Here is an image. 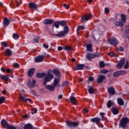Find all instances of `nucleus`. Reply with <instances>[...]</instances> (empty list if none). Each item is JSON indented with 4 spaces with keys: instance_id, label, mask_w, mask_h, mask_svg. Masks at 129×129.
Wrapping results in <instances>:
<instances>
[{
    "instance_id": "10",
    "label": "nucleus",
    "mask_w": 129,
    "mask_h": 129,
    "mask_svg": "<svg viewBox=\"0 0 129 129\" xmlns=\"http://www.w3.org/2000/svg\"><path fill=\"white\" fill-rule=\"evenodd\" d=\"M124 74H126V71L123 70L117 71L113 73V76H114V77H118V76L124 75Z\"/></svg>"
},
{
    "instance_id": "58",
    "label": "nucleus",
    "mask_w": 129,
    "mask_h": 129,
    "mask_svg": "<svg viewBox=\"0 0 129 129\" xmlns=\"http://www.w3.org/2000/svg\"><path fill=\"white\" fill-rule=\"evenodd\" d=\"M105 114V113H103V112H101L100 113V115L102 117V118H103L104 117V115Z\"/></svg>"
},
{
    "instance_id": "39",
    "label": "nucleus",
    "mask_w": 129,
    "mask_h": 129,
    "mask_svg": "<svg viewBox=\"0 0 129 129\" xmlns=\"http://www.w3.org/2000/svg\"><path fill=\"white\" fill-rule=\"evenodd\" d=\"M108 72H109V71L106 69H103L100 71V73L102 74H106V73H108Z\"/></svg>"
},
{
    "instance_id": "18",
    "label": "nucleus",
    "mask_w": 129,
    "mask_h": 129,
    "mask_svg": "<svg viewBox=\"0 0 129 129\" xmlns=\"http://www.w3.org/2000/svg\"><path fill=\"white\" fill-rule=\"evenodd\" d=\"M108 93L111 95H114L115 94V90L113 87H110L108 88Z\"/></svg>"
},
{
    "instance_id": "23",
    "label": "nucleus",
    "mask_w": 129,
    "mask_h": 129,
    "mask_svg": "<svg viewBox=\"0 0 129 129\" xmlns=\"http://www.w3.org/2000/svg\"><path fill=\"white\" fill-rule=\"evenodd\" d=\"M29 6L31 9H33V11L34 10H37L38 9V6L37 4H35L34 2H31L29 4Z\"/></svg>"
},
{
    "instance_id": "26",
    "label": "nucleus",
    "mask_w": 129,
    "mask_h": 129,
    "mask_svg": "<svg viewBox=\"0 0 129 129\" xmlns=\"http://www.w3.org/2000/svg\"><path fill=\"white\" fill-rule=\"evenodd\" d=\"M87 58L89 61H91L92 59H94V58H95V54H93L92 53H88Z\"/></svg>"
},
{
    "instance_id": "17",
    "label": "nucleus",
    "mask_w": 129,
    "mask_h": 129,
    "mask_svg": "<svg viewBox=\"0 0 129 129\" xmlns=\"http://www.w3.org/2000/svg\"><path fill=\"white\" fill-rule=\"evenodd\" d=\"M0 78H1V79H2V80H3V81H5V82L6 84H9V79H10V78H9V77L8 76L0 74Z\"/></svg>"
},
{
    "instance_id": "51",
    "label": "nucleus",
    "mask_w": 129,
    "mask_h": 129,
    "mask_svg": "<svg viewBox=\"0 0 129 129\" xmlns=\"http://www.w3.org/2000/svg\"><path fill=\"white\" fill-rule=\"evenodd\" d=\"M88 79H89V81L91 82H92L94 80V79L92 77H89Z\"/></svg>"
},
{
    "instance_id": "11",
    "label": "nucleus",
    "mask_w": 129,
    "mask_h": 129,
    "mask_svg": "<svg viewBox=\"0 0 129 129\" xmlns=\"http://www.w3.org/2000/svg\"><path fill=\"white\" fill-rule=\"evenodd\" d=\"M124 62H125V59L124 58H122L116 65V68L118 69H121L122 66L124 64Z\"/></svg>"
},
{
    "instance_id": "2",
    "label": "nucleus",
    "mask_w": 129,
    "mask_h": 129,
    "mask_svg": "<svg viewBox=\"0 0 129 129\" xmlns=\"http://www.w3.org/2000/svg\"><path fill=\"white\" fill-rule=\"evenodd\" d=\"M69 31V27L68 26L66 25L63 27V30L59 31L57 34H52L51 32H49L50 35H52V36H56L58 38H62L64 37L67 32Z\"/></svg>"
},
{
    "instance_id": "12",
    "label": "nucleus",
    "mask_w": 129,
    "mask_h": 129,
    "mask_svg": "<svg viewBox=\"0 0 129 129\" xmlns=\"http://www.w3.org/2000/svg\"><path fill=\"white\" fill-rule=\"evenodd\" d=\"M90 18H92V14H86L81 18V21L82 23L87 22Z\"/></svg>"
},
{
    "instance_id": "32",
    "label": "nucleus",
    "mask_w": 129,
    "mask_h": 129,
    "mask_svg": "<svg viewBox=\"0 0 129 129\" xmlns=\"http://www.w3.org/2000/svg\"><path fill=\"white\" fill-rule=\"evenodd\" d=\"M117 103L119 104V105H120L121 106L123 105L124 104V102H123V100L120 98H118L117 99Z\"/></svg>"
},
{
    "instance_id": "40",
    "label": "nucleus",
    "mask_w": 129,
    "mask_h": 129,
    "mask_svg": "<svg viewBox=\"0 0 129 129\" xmlns=\"http://www.w3.org/2000/svg\"><path fill=\"white\" fill-rule=\"evenodd\" d=\"M84 29H85L84 26H79L77 27V33H78V31H80V30H84Z\"/></svg>"
},
{
    "instance_id": "63",
    "label": "nucleus",
    "mask_w": 129,
    "mask_h": 129,
    "mask_svg": "<svg viewBox=\"0 0 129 129\" xmlns=\"http://www.w3.org/2000/svg\"><path fill=\"white\" fill-rule=\"evenodd\" d=\"M6 71L7 73H11V69H7Z\"/></svg>"
},
{
    "instance_id": "45",
    "label": "nucleus",
    "mask_w": 129,
    "mask_h": 129,
    "mask_svg": "<svg viewBox=\"0 0 129 129\" xmlns=\"http://www.w3.org/2000/svg\"><path fill=\"white\" fill-rule=\"evenodd\" d=\"M32 114H34V113H37V108H33L31 109Z\"/></svg>"
},
{
    "instance_id": "31",
    "label": "nucleus",
    "mask_w": 129,
    "mask_h": 129,
    "mask_svg": "<svg viewBox=\"0 0 129 129\" xmlns=\"http://www.w3.org/2000/svg\"><path fill=\"white\" fill-rule=\"evenodd\" d=\"M111 111L113 113V114H114V115H116V114H118V109H117V108H115L113 107L112 108Z\"/></svg>"
},
{
    "instance_id": "54",
    "label": "nucleus",
    "mask_w": 129,
    "mask_h": 129,
    "mask_svg": "<svg viewBox=\"0 0 129 129\" xmlns=\"http://www.w3.org/2000/svg\"><path fill=\"white\" fill-rule=\"evenodd\" d=\"M118 50L120 51V52H123V47H121V46H120L119 48H118Z\"/></svg>"
},
{
    "instance_id": "6",
    "label": "nucleus",
    "mask_w": 129,
    "mask_h": 129,
    "mask_svg": "<svg viewBox=\"0 0 129 129\" xmlns=\"http://www.w3.org/2000/svg\"><path fill=\"white\" fill-rule=\"evenodd\" d=\"M1 124L7 129H17V127L15 126L12 125H9V122L7 121L5 119H3L1 121Z\"/></svg>"
},
{
    "instance_id": "50",
    "label": "nucleus",
    "mask_w": 129,
    "mask_h": 129,
    "mask_svg": "<svg viewBox=\"0 0 129 129\" xmlns=\"http://www.w3.org/2000/svg\"><path fill=\"white\" fill-rule=\"evenodd\" d=\"M63 7H64V8H66V9L67 10H68L69 9V5L64 4H63Z\"/></svg>"
},
{
    "instance_id": "56",
    "label": "nucleus",
    "mask_w": 129,
    "mask_h": 129,
    "mask_svg": "<svg viewBox=\"0 0 129 129\" xmlns=\"http://www.w3.org/2000/svg\"><path fill=\"white\" fill-rule=\"evenodd\" d=\"M31 92L32 94H33V95H37V93H36V92H35V91L31 90Z\"/></svg>"
},
{
    "instance_id": "53",
    "label": "nucleus",
    "mask_w": 129,
    "mask_h": 129,
    "mask_svg": "<svg viewBox=\"0 0 129 129\" xmlns=\"http://www.w3.org/2000/svg\"><path fill=\"white\" fill-rule=\"evenodd\" d=\"M43 47L45 48V49H48V48H49V45H46V44L44 43L43 45Z\"/></svg>"
},
{
    "instance_id": "64",
    "label": "nucleus",
    "mask_w": 129,
    "mask_h": 129,
    "mask_svg": "<svg viewBox=\"0 0 129 129\" xmlns=\"http://www.w3.org/2000/svg\"><path fill=\"white\" fill-rule=\"evenodd\" d=\"M2 93H3V94H6V93H7V91H6V90H3V91H2Z\"/></svg>"
},
{
    "instance_id": "52",
    "label": "nucleus",
    "mask_w": 129,
    "mask_h": 129,
    "mask_svg": "<svg viewBox=\"0 0 129 129\" xmlns=\"http://www.w3.org/2000/svg\"><path fill=\"white\" fill-rule=\"evenodd\" d=\"M105 13L106 14H109V9H108V8H105Z\"/></svg>"
},
{
    "instance_id": "37",
    "label": "nucleus",
    "mask_w": 129,
    "mask_h": 129,
    "mask_svg": "<svg viewBox=\"0 0 129 129\" xmlns=\"http://www.w3.org/2000/svg\"><path fill=\"white\" fill-rule=\"evenodd\" d=\"M40 40V37L39 36H36L35 38H34L32 41V43L33 44H35L36 43H39V40Z\"/></svg>"
},
{
    "instance_id": "19",
    "label": "nucleus",
    "mask_w": 129,
    "mask_h": 129,
    "mask_svg": "<svg viewBox=\"0 0 129 129\" xmlns=\"http://www.w3.org/2000/svg\"><path fill=\"white\" fill-rule=\"evenodd\" d=\"M35 68H31L29 69L27 73V75L29 76V77H32L34 74L35 73Z\"/></svg>"
},
{
    "instance_id": "34",
    "label": "nucleus",
    "mask_w": 129,
    "mask_h": 129,
    "mask_svg": "<svg viewBox=\"0 0 129 129\" xmlns=\"http://www.w3.org/2000/svg\"><path fill=\"white\" fill-rule=\"evenodd\" d=\"M113 104H114V102H112L111 100H109L107 103V107L108 108H110V107H112Z\"/></svg>"
},
{
    "instance_id": "21",
    "label": "nucleus",
    "mask_w": 129,
    "mask_h": 129,
    "mask_svg": "<svg viewBox=\"0 0 129 129\" xmlns=\"http://www.w3.org/2000/svg\"><path fill=\"white\" fill-rule=\"evenodd\" d=\"M24 129H37V128L33 126V125H32V124L28 123L26 124L24 127Z\"/></svg>"
},
{
    "instance_id": "1",
    "label": "nucleus",
    "mask_w": 129,
    "mask_h": 129,
    "mask_svg": "<svg viewBox=\"0 0 129 129\" xmlns=\"http://www.w3.org/2000/svg\"><path fill=\"white\" fill-rule=\"evenodd\" d=\"M59 82H60V79L55 78L53 80L52 86L51 85H45V87L47 90H49V91H54L55 90V87L59 88L61 86V85L59 84Z\"/></svg>"
},
{
    "instance_id": "8",
    "label": "nucleus",
    "mask_w": 129,
    "mask_h": 129,
    "mask_svg": "<svg viewBox=\"0 0 129 129\" xmlns=\"http://www.w3.org/2000/svg\"><path fill=\"white\" fill-rule=\"evenodd\" d=\"M36 80L33 79L32 82L31 79H28L27 85V87L29 88V89H32V88H34L35 87V85H36Z\"/></svg>"
},
{
    "instance_id": "14",
    "label": "nucleus",
    "mask_w": 129,
    "mask_h": 129,
    "mask_svg": "<svg viewBox=\"0 0 129 129\" xmlns=\"http://www.w3.org/2000/svg\"><path fill=\"white\" fill-rule=\"evenodd\" d=\"M45 59V56L43 55H39L35 58V62L36 63H39L40 62H43Z\"/></svg>"
},
{
    "instance_id": "16",
    "label": "nucleus",
    "mask_w": 129,
    "mask_h": 129,
    "mask_svg": "<svg viewBox=\"0 0 129 129\" xmlns=\"http://www.w3.org/2000/svg\"><path fill=\"white\" fill-rule=\"evenodd\" d=\"M49 71L50 72V73H53V74L54 75H56V76H57V77L58 78H60V71L56 69H53V70L52 71L51 70H49Z\"/></svg>"
},
{
    "instance_id": "13",
    "label": "nucleus",
    "mask_w": 129,
    "mask_h": 129,
    "mask_svg": "<svg viewBox=\"0 0 129 129\" xmlns=\"http://www.w3.org/2000/svg\"><path fill=\"white\" fill-rule=\"evenodd\" d=\"M19 99L20 101H24V102H27V101H29L30 103H33V101L32 100V99L30 98H27L26 96H24L23 95L20 96Z\"/></svg>"
},
{
    "instance_id": "57",
    "label": "nucleus",
    "mask_w": 129,
    "mask_h": 129,
    "mask_svg": "<svg viewBox=\"0 0 129 129\" xmlns=\"http://www.w3.org/2000/svg\"><path fill=\"white\" fill-rule=\"evenodd\" d=\"M15 3L17 7H20V3H19V1L18 0H16Z\"/></svg>"
},
{
    "instance_id": "38",
    "label": "nucleus",
    "mask_w": 129,
    "mask_h": 129,
    "mask_svg": "<svg viewBox=\"0 0 129 129\" xmlns=\"http://www.w3.org/2000/svg\"><path fill=\"white\" fill-rule=\"evenodd\" d=\"M63 50L67 51V52H69V51H72V48H71V47L67 45L63 48Z\"/></svg>"
},
{
    "instance_id": "25",
    "label": "nucleus",
    "mask_w": 129,
    "mask_h": 129,
    "mask_svg": "<svg viewBox=\"0 0 129 129\" xmlns=\"http://www.w3.org/2000/svg\"><path fill=\"white\" fill-rule=\"evenodd\" d=\"M91 122H95V123H99L100 122V118L94 117L91 119Z\"/></svg>"
},
{
    "instance_id": "22",
    "label": "nucleus",
    "mask_w": 129,
    "mask_h": 129,
    "mask_svg": "<svg viewBox=\"0 0 129 129\" xmlns=\"http://www.w3.org/2000/svg\"><path fill=\"white\" fill-rule=\"evenodd\" d=\"M105 80V76L104 75H100L99 76L97 80V82L99 84L101 83L103 81V80Z\"/></svg>"
},
{
    "instance_id": "5",
    "label": "nucleus",
    "mask_w": 129,
    "mask_h": 129,
    "mask_svg": "<svg viewBox=\"0 0 129 129\" xmlns=\"http://www.w3.org/2000/svg\"><path fill=\"white\" fill-rule=\"evenodd\" d=\"M127 123H129V118L127 117H122L120 120L119 126L122 127V128H124L126 127V124Z\"/></svg>"
},
{
    "instance_id": "15",
    "label": "nucleus",
    "mask_w": 129,
    "mask_h": 129,
    "mask_svg": "<svg viewBox=\"0 0 129 129\" xmlns=\"http://www.w3.org/2000/svg\"><path fill=\"white\" fill-rule=\"evenodd\" d=\"M83 68L87 69L88 68V66H85L84 64H79L78 66H76L75 69V70H82Z\"/></svg>"
},
{
    "instance_id": "59",
    "label": "nucleus",
    "mask_w": 129,
    "mask_h": 129,
    "mask_svg": "<svg viewBox=\"0 0 129 129\" xmlns=\"http://www.w3.org/2000/svg\"><path fill=\"white\" fill-rule=\"evenodd\" d=\"M58 51H62L63 50V48L61 46H58L57 47Z\"/></svg>"
},
{
    "instance_id": "33",
    "label": "nucleus",
    "mask_w": 129,
    "mask_h": 129,
    "mask_svg": "<svg viewBox=\"0 0 129 129\" xmlns=\"http://www.w3.org/2000/svg\"><path fill=\"white\" fill-rule=\"evenodd\" d=\"M88 90L90 94H93V93H94V89H93V87L92 86H89L88 87Z\"/></svg>"
},
{
    "instance_id": "7",
    "label": "nucleus",
    "mask_w": 129,
    "mask_h": 129,
    "mask_svg": "<svg viewBox=\"0 0 129 129\" xmlns=\"http://www.w3.org/2000/svg\"><path fill=\"white\" fill-rule=\"evenodd\" d=\"M66 124L68 127H76L77 125H79V123L76 121H66Z\"/></svg>"
},
{
    "instance_id": "47",
    "label": "nucleus",
    "mask_w": 129,
    "mask_h": 129,
    "mask_svg": "<svg viewBox=\"0 0 129 129\" xmlns=\"http://www.w3.org/2000/svg\"><path fill=\"white\" fill-rule=\"evenodd\" d=\"M108 56H111V57H113L114 56L115 54L114 52H110L108 53Z\"/></svg>"
},
{
    "instance_id": "28",
    "label": "nucleus",
    "mask_w": 129,
    "mask_h": 129,
    "mask_svg": "<svg viewBox=\"0 0 129 129\" xmlns=\"http://www.w3.org/2000/svg\"><path fill=\"white\" fill-rule=\"evenodd\" d=\"M46 76V73H38L36 74V77L37 78H42V77H45Z\"/></svg>"
},
{
    "instance_id": "9",
    "label": "nucleus",
    "mask_w": 129,
    "mask_h": 129,
    "mask_svg": "<svg viewBox=\"0 0 129 129\" xmlns=\"http://www.w3.org/2000/svg\"><path fill=\"white\" fill-rule=\"evenodd\" d=\"M109 44H110L111 46H113L115 47V46H117L118 44V40L115 37H113L110 38L108 40Z\"/></svg>"
},
{
    "instance_id": "46",
    "label": "nucleus",
    "mask_w": 129,
    "mask_h": 129,
    "mask_svg": "<svg viewBox=\"0 0 129 129\" xmlns=\"http://www.w3.org/2000/svg\"><path fill=\"white\" fill-rule=\"evenodd\" d=\"M128 67H129V63L128 61H127L125 64V65L124 66V69H128Z\"/></svg>"
},
{
    "instance_id": "48",
    "label": "nucleus",
    "mask_w": 129,
    "mask_h": 129,
    "mask_svg": "<svg viewBox=\"0 0 129 129\" xmlns=\"http://www.w3.org/2000/svg\"><path fill=\"white\" fill-rule=\"evenodd\" d=\"M1 45L4 46V47H8V44H7V42L6 41L2 42Z\"/></svg>"
},
{
    "instance_id": "3",
    "label": "nucleus",
    "mask_w": 129,
    "mask_h": 129,
    "mask_svg": "<svg viewBox=\"0 0 129 129\" xmlns=\"http://www.w3.org/2000/svg\"><path fill=\"white\" fill-rule=\"evenodd\" d=\"M53 78H54V75L48 70L47 74H46V75L44 76V81L43 82V85H46L48 82H51Z\"/></svg>"
},
{
    "instance_id": "62",
    "label": "nucleus",
    "mask_w": 129,
    "mask_h": 129,
    "mask_svg": "<svg viewBox=\"0 0 129 129\" xmlns=\"http://www.w3.org/2000/svg\"><path fill=\"white\" fill-rule=\"evenodd\" d=\"M63 97V96L62 95H59L58 97V99H61Z\"/></svg>"
},
{
    "instance_id": "4",
    "label": "nucleus",
    "mask_w": 129,
    "mask_h": 129,
    "mask_svg": "<svg viewBox=\"0 0 129 129\" xmlns=\"http://www.w3.org/2000/svg\"><path fill=\"white\" fill-rule=\"evenodd\" d=\"M120 19L121 20L119 21L116 22L115 24L117 27H123L124 24L126 23V15L124 14L120 15Z\"/></svg>"
},
{
    "instance_id": "55",
    "label": "nucleus",
    "mask_w": 129,
    "mask_h": 129,
    "mask_svg": "<svg viewBox=\"0 0 129 129\" xmlns=\"http://www.w3.org/2000/svg\"><path fill=\"white\" fill-rule=\"evenodd\" d=\"M83 112L84 113H88V110H87L86 108H84L83 109Z\"/></svg>"
},
{
    "instance_id": "61",
    "label": "nucleus",
    "mask_w": 129,
    "mask_h": 129,
    "mask_svg": "<svg viewBox=\"0 0 129 129\" xmlns=\"http://www.w3.org/2000/svg\"><path fill=\"white\" fill-rule=\"evenodd\" d=\"M1 71H2V72H3L4 73H5L6 72V70L5 69V68H2L1 69Z\"/></svg>"
},
{
    "instance_id": "43",
    "label": "nucleus",
    "mask_w": 129,
    "mask_h": 129,
    "mask_svg": "<svg viewBox=\"0 0 129 129\" xmlns=\"http://www.w3.org/2000/svg\"><path fill=\"white\" fill-rule=\"evenodd\" d=\"M6 100V98L4 96L0 97V104H2Z\"/></svg>"
},
{
    "instance_id": "44",
    "label": "nucleus",
    "mask_w": 129,
    "mask_h": 129,
    "mask_svg": "<svg viewBox=\"0 0 129 129\" xmlns=\"http://www.w3.org/2000/svg\"><path fill=\"white\" fill-rule=\"evenodd\" d=\"M69 83L67 81H64L61 85L62 87H65Z\"/></svg>"
},
{
    "instance_id": "41",
    "label": "nucleus",
    "mask_w": 129,
    "mask_h": 129,
    "mask_svg": "<svg viewBox=\"0 0 129 129\" xmlns=\"http://www.w3.org/2000/svg\"><path fill=\"white\" fill-rule=\"evenodd\" d=\"M99 66L100 68H104V66H105V64H104V62L103 61H101L99 62Z\"/></svg>"
},
{
    "instance_id": "29",
    "label": "nucleus",
    "mask_w": 129,
    "mask_h": 129,
    "mask_svg": "<svg viewBox=\"0 0 129 129\" xmlns=\"http://www.w3.org/2000/svg\"><path fill=\"white\" fill-rule=\"evenodd\" d=\"M5 53L6 54V55H7V56H11L13 54V52L12 51V50H11V49L7 48L6 49Z\"/></svg>"
},
{
    "instance_id": "20",
    "label": "nucleus",
    "mask_w": 129,
    "mask_h": 129,
    "mask_svg": "<svg viewBox=\"0 0 129 129\" xmlns=\"http://www.w3.org/2000/svg\"><path fill=\"white\" fill-rule=\"evenodd\" d=\"M10 23H11V21H10L8 18H5L4 19L3 26L4 27H8V26L10 25Z\"/></svg>"
},
{
    "instance_id": "30",
    "label": "nucleus",
    "mask_w": 129,
    "mask_h": 129,
    "mask_svg": "<svg viewBox=\"0 0 129 129\" xmlns=\"http://www.w3.org/2000/svg\"><path fill=\"white\" fill-rule=\"evenodd\" d=\"M54 27H55V28H56V29H59V28L60 27V24L59 23V21H55V22L53 23V24L52 25V28H54Z\"/></svg>"
},
{
    "instance_id": "49",
    "label": "nucleus",
    "mask_w": 129,
    "mask_h": 129,
    "mask_svg": "<svg viewBox=\"0 0 129 129\" xmlns=\"http://www.w3.org/2000/svg\"><path fill=\"white\" fill-rule=\"evenodd\" d=\"M14 67L15 68H19V67H20V64H19L18 63H15L14 64Z\"/></svg>"
},
{
    "instance_id": "42",
    "label": "nucleus",
    "mask_w": 129,
    "mask_h": 129,
    "mask_svg": "<svg viewBox=\"0 0 129 129\" xmlns=\"http://www.w3.org/2000/svg\"><path fill=\"white\" fill-rule=\"evenodd\" d=\"M13 39H15V40H18V39H19V38H20V37L19 36V35L16 33H14L13 35Z\"/></svg>"
},
{
    "instance_id": "36",
    "label": "nucleus",
    "mask_w": 129,
    "mask_h": 129,
    "mask_svg": "<svg viewBox=\"0 0 129 129\" xmlns=\"http://www.w3.org/2000/svg\"><path fill=\"white\" fill-rule=\"evenodd\" d=\"M86 48L87 51L89 52H92V44H88L86 45Z\"/></svg>"
},
{
    "instance_id": "35",
    "label": "nucleus",
    "mask_w": 129,
    "mask_h": 129,
    "mask_svg": "<svg viewBox=\"0 0 129 129\" xmlns=\"http://www.w3.org/2000/svg\"><path fill=\"white\" fill-rule=\"evenodd\" d=\"M70 100L72 103H73V104H76V98L75 97L71 96Z\"/></svg>"
},
{
    "instance_id": "60",
    "label": "nucleus",
    "mask_w": 129,
    "mask_h": 129,
    "mask_svg": "<svg viewBox=\"0 0 129 129\" xmlns=\"http://www.w3.org/2000/svg\"><path fill=\"white\" fill-rule=\"evenodd\" d=\"M94 55H95V57H100V56H101V54L100 53H98V54H94Z\"/></svg>"
},
{
    "instance_id": "24",
    "label": "nucleus",
    "mask_w": 129,
    "mask_h": 129,
    "mask_svg": "<svg viewBox=\"0 0 129 129\" xmlns=\"http://www.w3.org/2000/svg\"><path fill=\"white\" fill-rule=\"evenodd\" d=\"M54 21L52 19H45L43 21V24L45 25H52L53 24Z\"/></svg>"
},
{
    "instance_id": "27",
    "label": "nucleus",
    "mask_w": 129,
    "mask_h": 129,
    "mask_svg": "<svg viewBox=\"0 0 129 129\" xmlns=\"http://www.w3.org/2000/svg\"><path fill=\"white\" fill-rule=\"evenodd\" d=\"M58 23L61 27H64L67 25V21L66 20L58 21Z\"/></svg>"
}]
</instances>
